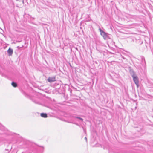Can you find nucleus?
<instances>
[{"instance_id": "obj_2", "label": "nucleus", "mask_w": 153, "mask_h": 153, "mask_svg": "<svg viewBox=\"0 0 153 153\" xmlns=\"http://www.w3.org/2000/svg\"><path fill=\"white\" fill-rule=\"evenodd\" d=\"M101 35L103 36L104 39H106L108 38H109L108 34L107 33H105L104 31L102 32Z\"/></svg>"}, {"instance_id": "obj_10", "label": "nucleus", "mask_w": 153, "mask_h": 153, "mask_svg": "<svg viewBox=\"0 0 153 153\" xmlns=\"http://www.w3.org/2000/svg\"><path fill=\"white\" fill-rule=\"evenodd\" d=\"M33 102L35 103H36V104H38L39 103V102H36L35 101H33Z\"/></svg>"}, {"instance_id": "obj_19", "label": "nucleus", "mask_w": 153, "mask_h": 153, "mask_svg": "<svg viewBox=\"0 0 153 153\" xmlns=\"http://www.w3.org/2000/svg\"><path fill=\"white\" fill-rule=\"evenodd\" d=\"M22 1H24V0H22Z\"/></svg>"}, {"instance_id": "obj_14", "label": "nucleus", "mask_w": 153, "mask_h": 153, "mask_svg": "<svg viewBox=\"0 0 153 153\" xmlns=\"http://www.w3.org/2000/svg\"><path fill=\"white\" fill-rule=\"evenodd\" d=\"M85 139L86 140V141H87V138L86 137H85Z\"/></svg>"}, {"instance_id": "obj_8", "label": "nucleus", "mask_w": 153, "mask_h": 153, "mask_svg": "<svg viewBox=\"0 0 153 153\" xmlns=\"http://www.w3.org/2000/svg\"><path fill=\"white\" fill-rule=\"evenodd\" d=\"M74 118L75 119H79L81 121H83V119L82 118H81V117H75Z\"/></svg>"}, {"instance_id": "obj_3", "label": "nucleus", "mask_w": 153, "mask_h": 153, "mask_svg": "<svg viewBox=\"0 0 153 153\" xmlns=\"http://www.w3.org/2000/svg\"><path fill=\"white\" fill-rule=\"evenodd\" d=\"M48 82H52L56 81L55 77H49L48 79Z\"/></svg>"}, {"instance_id": "obj_1", "label": "nucleus", "mask_w": 153, "mask_h": 153, "mask_svg": "<svg viewBox=\"0 0 153 153\" xmlns=\"http://www.w3.org/2000/svg\"><path fill=\"white\" fill-rule=\"evenodd\" d=\"M133 78V80L137 86H138L139 84V81L137 75L134 76L132 77Z\"/></svg>"}, {"instance_id": "obj_12", "label": "nucleus", "mask_w": 153, "mask_h": 153, "mask_svg": "<svg viewBox=\"0 0 153 153\" xmlns=\"http://www.w3.org/2000/svg\"><path fill=\"white\" fill-rule=\"evenodd\" d=\"M122 58L123 59H125L126 58L123 56H121Z\"/></svg>"}, {"instance_id": "obj_6", "label": "nucleus", "mask_w": 153, "mask_h": 153, "mask_svg": "<svg viewBox=\"0 0 153 153\" xmlns=\"http://www.w3.org/2000/svg\"><path fill=\"white\" fill-rule=\"evenodd\" d=\"M41 116L44 118H46L47 117V114L45 113H42L40 114Z\"/></svg>"}, {"instance_id": "obj_11", "label": "nucleus", "mask_w": 153, "mask_h": 153, "mask_svg": "<svg viewBox=\"0 0 153 153\" xmlns=\"http://www.w3.org/2000/svg\"><path fill=\"white\" fill-rule=\"evenodd\" d=\"M82 128L83 129V131L85 133V129H84V128L83 127H82Z\"/></svg>"}, {"instance_id": "obj_4", "label": "nucleus", "mask_w": 153, "mask_h": 153, "mask_svg": "<svg viewBox=\"0 0 153 153\" xmlns=\"http://www.w3.org/2000/svg\"><path fill=\"white\" fill-rule=\"evenodd\" d=\"M13 49L9 48V49L7 50V53L8 55L9 56H11L13 54Z\"/></svg>"}, {"instance_id": "obj_5", "label": "nucleus", "mask_w": 153, "mask_h": 153, "mask_svg": "<svg viewBox=\"0 0 153 153\" xmlns=\"http://www.w3.org/2000/svg\"><path fill=\"white\" fill-rule=\"evenodd\" d=\"M130 73L132 77L136 75V74L133 70H131L130 71Z\"/></svg>"}, {"instance_id": "obj_17", "label": "nucleus", "mask_w": 153, "mask_h": 153, "mask_svg": "<svg viewBox=\"0 0 153 153\" xmlns=\"http://www.w3.org/2000/svg\"><path fill=\"white\" fill-rule=\"evenodd\" d=\"M144 59L145 60V58H144Z\"/></svg>"}, {"instance_id": "obj_7", "label": "nucleus", "mask_w": 153, "mask_h": 153, "mask_svg": "<svg viewBox=\"0 0 153 153\" xmlns=\"http://www.w3.org/2000/svg\"><path fill=\"white\" fill-rule=\"evenodd\" d=\"M11 85L14 87H16L17 86V84L16 82H12L11 83Z\"/></svg>"}, {"instance_id": "obj_9", "label": "nucleus", "mask_w": 153, "mask_h": 153, "mask_svg": "<svg viewBox=\"0 0 153 153\" xmlns=\"http://www.w3.org/2000/svg\"><path fill=\"white\" fill-rule=\"evenodd\" d=\"M99 30L100 33V34H101L102 33V32H104V31L102 30L100 28H99Z\"/></svg>"}, {"instance_id": "obj_18", "label": "nucleus", "mask_w": 153, "mask_h": 153, "mask_svg": "<svg viewBox=\"0 0 153 153\" xmlns=\"http://www.w3.org/2000/svg\"><path fill=\"white\" fill-rule=\"evenodd\" d=\"M137 108V107H135V108Z\"/></svg>"}, {"instance_id": "obj_15", "label": "nucleus", "mask_w": 153, "mask_h": 153, "mask_svg": "<svg viewBox=\"0 0 153 153\" xmlns=\"http://www.w3.org/2000/svg\"><path fill=\"white\" fill-rule=\"evenodd\" d=\"M68 123H73L72 122H68Z\"/></svg>"}, {"instance_id": "obj_16", "label": "nucleus", "mask_w": 153, "mask_h": 153, "mask_svg": "<svg viewBox=\"0 0 153 153\" xmlns=\"http://www.w3.org/2000/svg\"><path fill=\"white\" fill-rule=\"evenodd\" d=\"M22 3L23 4L24 3V1H22Z\"/></svg>"}, {"instance_id": "obj_13", "label": "nucleus", "mask_w": 153, "mask_h": 153, "mask_svg": "<svg viewBox=\"0 0 153 153\" xmlns=\"http://www.w3.org/2000/svg\"><path fill=\"white\" fill-rule=\"evenodd\" d=\"M23 47V45H22V47H20L19 46H18V47H17V48H21Z\"/></svg>"}]
</instances>
